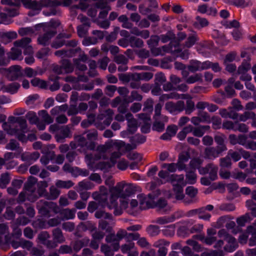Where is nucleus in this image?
I'll use <instances>...</instances> for the list:
<instances>
[{
    "instance_id": "56",
    "label": "nucleus",
    "mask_w": 256,
    "mask_h": 256,
    "mask_svg": "<svg viewBox=\"0 0 256 256\" xmlns=\"http://www.w3.org/2000/svg\"><path fill=\"white\" fill-rule=\"evenodd\" d=\"M54 156L55 154L54 152H50L46 155H44L42 156L40 160L41 163L44 166L48 164L50 160L54 158Z\"/></svg>"
},
{
    "instance_id": "18",
    "label": "nucleus",
    "mask_w": 256,
    "mask_h": 256,
    "mask_svg": "<svg viewBox=\"0 0 256 256\" xmlns=\"http://www.w3.org/2000/svg\"><path fill=\"white\" fill-rule=\"evenodd\" d=\"M114 60L116 64H120L118 68L119 71L124 72L128 70L126 64L128 62V60L124 55L118 54L115 56Z\"/></svg>"
},
{
    "instance_id": "52",
    "label": "nucleus",
    "mask_w": 256,
    "mask_h": 256,
    "mask_svg": "<svg viewBox=\"0 0 256 256\" xmlns=\"http://www.w3.org/2000/svg\"><path fill=\"white\" fill-rule=\"evenodd\" d=\"M31 42V39L29 38H24L20 40H18L14 42V44L16 47L25 48L29 46Z\"/></svg>"
},
{
    "instance_id": "31",
    "label": "nucleus",
    "mask_w": 256,
    "mask_h": 256,
    "mask_svg": "<svg viewBox=\"0 0 256 256\" xmlns=\"http://www.w3.org/2000/svg\"><path fill=\"white\" fill-rule=\"evenodd\" d=\"M94 186V184L90 181L84 180L78 182L76 186L77 190L86 191L91 190Z\"/></svg>"
},
{
    "instance_id": "51",
    "label": "nucleus",
    "mask_w": 256,
    "mask_h": 256,
    "mask_svg": "<svg viewBox=\"0 0 256 256\" xmlns=\"http://www.w3.org/2000/svg\"><path fill=\"white\" fill-rule=\"evenodd\" d=\"M10 180L8 173L5 172L2 174L0 177V188H5L10 182Z\"/></svg>"
},
{
    "instance_id": "9",
    "label": "nucleus",
    "mask_w": 256,
    "mask_h": 256,
    "mask_svg": "<svg viewBox=\"0 0 256 256\" xmlns=\"http://www.w3.org/2000/svg\"><path fill=\"white\" fill-rule=\"evenodd\" d=\"M37 179L36 178L30 176L24 184V189L28 192L30 193L28 194H29L28 200L32 202H34L38 198L36 192L35 185Z\"/></svg>"
},
{
    "instance_id": "55",
    "label": "nucleus",
    "mask_w": 256,
    "mask_h": 256,
    "mask_svg": "<svg viewBox=\"0 0 256 256\" xmlns=\"http://www.w3.org/2000/svg\"><path fill=\"white\" fill-rule=\"evenodd\" d=\"M202 75L201 74H196L187 78L186 82L188 84H192L197 82L202 81Z\"/></svg>"
},
{
    "instance_id": "64",
    "label": "nucleus",
    "mask_w": 256,
    "mask_h": 256,
    "mask_svg": "<svg viewBox=\"0 0 256 256\" xmlns=\"http://www.w3.org/2000/svg\"><path fill=\"white\" fill-rule=\"evenodd\" d=\"M146 231L150 236H154L159 234L160 229L157 226L150 225L147 228Z\"/></svg>"
},
{
    "instance_id": "12",
    "label": "nucleus",
    "mask_w": 256,
    "mask_h": 256,
    "mask_svg": "<svg viewBox=\"0 0 256 256\" xmlns=\"http://www.w3.org/2000/svg\"><path fill=\"white\" fill-rule=\"evenodd\" d=\"M92 196L94 199L98 202L100 204L104 206L106 204V200H108V190L105 186H100L99 192H94L92 194Z\"/></svg>"
},
{
    "instance_id": "44",
    "label": "nucleus",
    "mask_w": 256,
    "mask_h": 256,
    "mask_svg": "<svg viewBox=\"0 0 256 256\" xmlns=\"http://www.w3.org/2000/svg\"><path fill=\"white\" fill-rule=\"evenodd\" d=\"M38 114L42 118V120L47 124H50L54 122L53 118L48 114L45 110H40L38 112Z\"/></svg>"
},
{
    "instance_id": "17",
    "label": "nucleus",
    "mask_w": 256,
    "mask_h": 256,
    "mask_svg": "<svg viewBox=\"0 0 256 256\" xmlns=\"http://www.w3.org/2000/svg\"><path fill=\"white\" fill-rule=\"evenodd\" d=\"M222 152V151H220L216 147H208L204 150V158L209 160H214L219 156Z\"/></svg>"
},
{
    "instance_id": "48",
    "label": "nucleus",
    "mask_w": 256,
    "mask_h": 256,
    "mask_svg": "<svg viewBox=\"0 0 256 256\" xmlns=\"http://www.w3.org/2000/svg\"><path fill=\"white\" fill-rule=\"evenodd\" d=\"M130 46L132 48H141L144 46V42L140 38L134 36L130 37Z\"/></svg>"
},
{
    "instance_id": "7",
    "label": "nucleus",
    "mask_w": 256,
    "mask_h": 256,
    "mask_svg": "<svg viewBox=\"0 0 256 256\" xmlns=\"http://www.w3.org/2000/svg\"><path fill=\"white\" fill-rule=\"evenodd\" d=\"M36 208L38 212L44 216H48L50 210H53L55 213H58V207L56 204L54 202H47L45 200H41L36 203Z\"/></svg>"
},
{
    "instance_id": "21",
    "label": "nucleus",
    "mask_w": 256,
    "mask_h": 256,
    "mask_svg": "<svg viewBox=\"0 0 256 256\" xmlns=\"http://www.w3.org/2000/svg\"><path fill=\"white\" fill-rule=\"evenodd\" d=\"M60 214L62 217V220H68L74 218L76 212L75 208H64L61 210Z\"/></svg>"
},
{
    "instance_id": "61",
    "label": "nucleus",
    "mask_w": 256,
    "mask_h": 256,
    "mask_svg": "<svg viewBox=\"0 0 256 256\" xmlns=\"http://www.w3.org/2000/svg\"><path fill=\"white\" fill-rule=\"evenodd\" d=\"M175 38L174 34L172 32H168L165 34H162L160 38L162 42L166 43Z\"/></svg>"
},
{
    "instance_id": "20",
    "label": "nucleus",
    "mask_w": 256,
    "mask_h": 256,
    "mask_svg": "<svg viewBox=\"0 0 256 256\" xmlns=\"http://www.w3.org/2000/svg\"><path fill=\"white\" fill-rule=\"evenodd\" d=\"M80 50V48H76L75 49H70L68 50H61L56 51L54 52L56 56H58L64 57H72L75 53L78 52Z\"/></svg>"
},
{
    "instance_id": "62",
    "label": "nucleus",
    "mask_w": 256,
    "mask_h": 256,
    "mask_svg": "<svg viewBox=\"0 0 256 256\" xmlns=\"http://www.w3.org/2000/svg\"><path fill=\"white\" fill-rule=\"evenodd\" d=\"M202 160L199 158H194L190 161V166L192 169H193L192 170H195L196 168H198L199 170V168H201L200 166L202 164Z\"/></svg>"
},
{
    "instance_id": "50",
    "label": "nucleus",
    "mask_w": 256,
    "mask_h": 256,
    "mask_svg": "<svg viewBox=\"0 0 256 256\" xmlns=\"http://www.w3.org/2000/svg\"><path fill=\"white\" fill-rule=\"evenodd\" d=\"M198 40V38L196 34H192L187 38L184 46L186 48H190L194 46Z\"/></svg>"
},
{
    "instance_id": "26",
    "label": "nucleus",
    "mask_w": 256,
    "mask_h": 256,
    "mask_svg": "<svg viewBox=\"0 0 256 256\" xmlns=\"http://www.w3.org/2000/svg\"><path fill=\"white\" fill-rule=\"evenodd\" d=\"M52 238L57 244H61L65 242L66 238L64 237L62 230L58 228H54L52 230Z\"/></svg>"
},
{
    "instance_id": "58",
    "label": "nucleus",
    "mask_w": 256,
    "mask_h": 256,
    "mask_svg": "<svg viewBox=\"0 0 256 256\" xmlns=\"http://www.w3.org/2000/svg\"><path fill=\"white\" fill-rule=\"evenodd\" d=\"M31 84L34 86H38L42 88H46L47 86L46 81L36 78L31 80Z\"/></svg>"
},
{
    "instance_id": "15",
    "label": "nucleus",
    "mask_w": 256,
    "mask_h": 256,
    "mask_svg": "<svg viewBox=\"0 0 256 256\" xmlns=\"http://www.w3.org/2000/svg\"><path fill=\"white\" fill-rule=\"evenodd\" d=\"M44 33L38 36V41L39 44L46 46L48 44L50 40L56 34V32L51 29L46 30V28H44Z\"/></svg>"
},
{
    "instance_id": "27",
    "label": "nucleus",
    "mask_w": 256,
    "mask_h": 256,
    "mask_svg": "<svg viewBox=\"0 0 256 256\" xmlns=\"http://www.w3.org/2000/svg\"><path fill=\"white\" fill-rule=\"evenodd\" d=\"M39 156L40 154L38 152H26L22 154V158L24 161L31 163L35 162Z\"/></svg>"
},
{
    "instance_id": "16",
    "label": "nucleus",
    "mask_w": 256,
    "mask_h": 256,
    "mask_svg": "<svg viewBox=\"0 0 256 256\" xmlns=\"http://www.w3.org/2000/svg\"><path fill=\"white\" fill-rule=\"evenodd\" d=\"M8 78L10 80H14L22 76V72L21 70V67L15 65L9 68Z\"/></svg>"
},
{
    "instance_id": "36",
    "label": "nucleus",
    "mask_w": 256,
    "mask_h": 256,
    "mask_svg": "<svg viewBox=\"0 0 256 256\" xmlns=\"http://www.w3.org/2000/svg\"><path fill=\"white\" fill-rule=\"evenodd\" d=\"M153 77V74L150 72H143L141 73H135L134 76V79L140 80L148 81Z\"/></svg>"
},
{
    "instance_id": "59",
    "label": "nucleus",
    "mask_w": 256,
    "mask_h": 256,
    "mask_svg": "<svg viewBox=\"0 0 256 256\" xmlns=\"http://www.w3.org/2000/svg\"><path fill=\"white\" fill-rule=\"evenodd\" d=\"M256 116V114L252 112H245L243 114L239 116L238 120L242 122H246L250 118H254Z\"/></svg>"
},
{
    "instance_id": "4",
    "label": "nucleus",
    "mask_w": 256,
    "mask_h": 256,
    "mask_svg": "<svg viewBox=\"0 0 256 256\" xmlns=\"http://www.w3.org/2000/svg\"><path fill=\"white\" fill-rule=\"evenodd\" d=\"M167 182H170L173 186L176 200H180L184 198L183 188L186 184L183 174H170Z\"/></svg>"
},
{
    "instance_id": "42",
    "label": "nucleus",
    "mask_w": 256,
    "mask_h": 256,
    "mask_svg": "<svg viewBox=\"0 0 256 256\" xmlns=\"http://www.w3.org/2000/svg\"><path fill=\"white\" fill-rule=\"evenodd\" d=\"M86 158H89L90 159V162H88V166L89 167V168L92 170L95 171L96 170L98 169L102 170L106 167L104 163L101 162H98V164L94 166V164L92 162V156H86Z\"/></svg>"
},
{
    "instance_id": "34",
    "label": "nucleus",
    "mask_w": 256,
    "mask_h": 256,
    "mask_svg": "<svg viewBox=\"0 0 256 256\" xmlns=\"http://www.w3.org/2000/svg\"><path fill=\"white\" fill-rule=\"evenodd\" d=\"M210 128L209 126H200L194 128L193 135L197 137H202L206 131L208 130Z\"/></svg>"
},
{
    "instance_id": "41",
    "label": "nucleus",
    "mask_w": 256,
    "mask_h": 256,
    "mask_svg": "<svg viewBox=\"0 0 256 256\" xmlns=\"http://www.w3.org/2000/svg\"><path fill=\"white\" fill-rule=\"evenodd\" d=\"M14 6H18L20 5V2L26 8H32L33 9L38 8L37 6L35 4V2H32L31 0H14Z\"/></svg>"
},
{
    "instance_id": "49",
    "label": "nucleus",
    "mask_w": 256,
    "mask_h": 256,
    "mask_svg": "<svg viewBox=\"0 0 256 256\" xmlns=\"http://www.w3.org/2000/svg\"><path fill=\"white\" fill-rule=\"evenodd\" d=\"M251 67L250 64L246 60L244 61L242 64L238 66V74H242L247 72L250 70Z\"/></svg>"
},
{
    "instance_id": "39",
    "label": "nucleus",
    "mask_w": 256,
    "mask_h": 256,
    "mask_svg": "<svg viewBox=\"0 0 256 256\" xmlns=\"http://www.w3.org/2000/svg\"><path fill=\"white\" fill-rule=\"evenodd\" d=\"M0 38L6 42H10L12 40L15 39L17 37V34L14 32H1Z\"/></svg>"
},
{
    "instance_id": "1",
    "label": "nucleus",
    "mask_w": 256,
    "mask_h": 256,
    "mask_svg": "<svg viewBox=\"0 0 256 256\" xmlns=\"http://www.w3.org/2000/svg\"><path fill=\"white\" fill-rule=\"evenodd\" d=\"M131 143V144H126L122 140H108L104 144H100L97 146V154H96V158H106V152L114 149L121 150L122 148H124V150L126 152L135 149L136 144L134 142Z\"/></svg>"
},
{
    "instance_id": "29",
    "label": "nucleus",
    "mask_w": 256,
    "mask_h": 256,
    "mask_svg": "<svg viewBox=\"0 0 256 256\" xmlns=\"http://www.w3.org/2000/svg\"><path fill=\"white\" fill-rule=\"evenodd\" d=\"M89 240L88 238H84L80 240L75 241L72 245V250L78 252L84 246L88 244Z\"/></svg>"
},
{
    "instance_id": "46",
    "label": "nucleus",
    "mask_w": 256,
    "mask_h": 256,
    "mask_svg": "<svg viewBox=\"0 0 256 256\" xmlns=\"http://www.w3.org/2000/svg\"><path fill=\"white\" fill-rule=\"evenodd\" d=\"M6 148L11 150H18V152L22 150L19 143L14 139L10 140V142L6 144Z\"/></svg>"
},
{
    "instance_id": "30",
    "label": "nucleus",
    "mask_w": 256,
    "mask_h": 256,
    "mask_svg": "<svg viewBox=\"0 0 256 256\" xmlns=\"http://www.w3.org/2000/svg\"><path fill=\"white\" fill-rule=\"evenodd\" d=\"M88 4L87 0H80L78 5H74L70 8V12L72 14L76 15V10L80 8L82 10H85L88 8Z\"/></svg>"
},
{
    "instance_id": "53",
    "label": "nucleus",
    "mask_w": 256,
    "mask_h": 256,
    "mask_svg": "<svg viewBox=\"0 0 256 256\" xmlns=\"http://www.w3.org/2000/svg\"><path fill=\"white\" fill-rule=\"evenodd\" d=\"M110 192L111 196L110 198V202L108 203L106 201V204L104 206H107L110 209H113L114 208H116V207H117L118 205L117 199L120 197L113 196L112 190H110Z\"/></svg>"
},
{
    "instance_id": "38",
    "label": "nucleus",
    "mask_w": 256,
    "mask_h": 256,
    "mask_svg": "<svg viewBox=\"0 0 256 256\" xmlns=\"http://www.w3.org/2000/svg\"><path fill=\"white\" fill-rule=\"evenodd\" d=\"M20 88V84L18 82H12L4 86V90L11 94L16 93Z\"/></svg>"
},
{
    "instance_id": "28",
    "label": "nucleus",
    "mask_w": 256,
    "mask_h": 256,
    "mask_svg": "<svg viewBox=\"0 0 256 256\" xmlns=\"http://www.w3.org/2000/svg\"><path fill=\"white\" fill-rule=\"evenodd\" d=\"M186 180L185 182H186V184H194L196 182V174L195 172V170H186Z\"/></svg>"
},
{
    "instance_id": "57",
    "label": "nucleus",
    "mask_w": 256,
    "mask_h": 256,
    "mask_svg": "<svg viewBox=\"0 0 256 256\" xmlns=\"http://www.w3.org/2000/svg\"><path fill=\"white\" fill-rule=\"evenodd\" d=\"M218 206L220 210L228 212L234 211L236 209L234 205L230 203L222 204Z\"/></svg>"
},
{
    "instance_id": "25",
    "label": "nucleus",
    "mask_w": 256,
    "mask_h": 256,
    "mask_svg": "<svg viewBox=\"0 0 256 256\" xmlns=\"http://www.w3.org/2000/svg\"><path fill=\"white\" fill-rule=\"evenodd\" d=\"M106 241L108 243H112V248L114 250L116 251L120 247L119 240L116 236V234H111L108 235L106 238Z\"/></svg>"
},
{
    "instance_id": "33",
    "label": "nucleus",
    "mask_w": 256,
    "mask_h": 256,
    "mask_svg": "<svg viewBox=\"0 0 256 256\" xmlns=\"http://www.w3.org/2000/svg\"><path fill=\"white\" fill-rule=\"evenodd\" d=\"M230 4L238 7L244 8L252 6V0H232L230 2Z\"/></svg>"
},
{
    "instance_id": "24",
    "label": "nucleus",
    "mask_w": 256,
    "mask_h": 256,
    "mask_svg": "<svg viewBox=\"0 0 256 256\" xmlns=\"http://www.w3.org/2000/svg\"><path fill=\"white\" fill-rule=\"evenodd\" d=\"M56 71L58 74L62 73L64 70L66 73H70L74 70V66L72 64L67 60H62V66L59 71L55 69Z\"/></svg>"
},
{
    "instance_id": "6",
    "label": "nucleus",
    "mask_w": 256,
    "mask_h": 256,
    "mask_svg": "<svg viewBox=\"0 0 256 256\" xmlns=\"http://www.w3.org/2000/svg\"><path fill=\"white\" fill-rule=\"evenodd\" d=\"M113 196L126 198L130 196L134 191V187L130 184H127L124 181L118 182L112 189Z\"/></svg>"
},
{
    "instance_id": "19",
    "label": "nucleus",
    "mask_w": 256,
    "mask_h": 256,
    "mask_svg": "<svg viewBox=\"0 0 256 256\" xmlns=\"http://www.w3.org/2000/svg\"><path fill=\"white\" fill-rule=\"evenodd\" d=\"M126 118L128 120V130L131 133H134L138 128V122L136 119L133 118L130 113H128L126 115Z\"/></svg>"
},
{
    "instance_id": "45",
    "label": "nucleus",
    "mask_w": 256,
    "mask_h": 256,
    "mask_svg": "<svg viewBox=\"0 0 256 256\" xmlns=\"http://www.w3.org/2000/svg\"><path fill=\"white\" fill-rule=\"evenodd\" d=\"M138 198L140 203V208H145L148 207L150 202L149 201L148 198L144 195L140 194L138 196Z\"/></svg>"
},
{
    "instance_id": "14",
    "label": "nucleus",
    "mask_w": 256,
    "mask_h": 256,
    "mask_svg": "<svg viewBox=\"0 0 256 256\" xmlns=\"http://www.w3.org/2000/svg\"><path fill=\"white\" fill-rule=\"evenodd\" d=\"M71 136V132L68 125L60 128L55 134L56 140L58 142H64L66 138Z\"/></svg>"
},
{
    "instance_id": "40",
    "label": "nucleus",
    "mask_w": 256,
    "mask_h": 256,
    "mask_svg": "<svg viewBox=\"0 0 256 256\" xmlns=\"http://www.w3.org/2000/svg\"><path fill=\"white\" fill-rule=\"evenodd\" d=\"M90 26V22H86L83 24L78 26L77 31L78 36L81 38L84 37L86 35Z\"/></svg>"
},
{
    "instance_id": "54",
    "label": "nucleus",
    "mask_w": 256,
    "mask_h": 256,
    "mask_svg": "<svg viewBox=\"0 0 256 256\" xmlns=\"http://www.w3.org/2000/svg\"><path fill=\"white\" fill-rule=\"evenodd\" d=\"M10 58L13 60H21L22 58V50L18 48H12Z\"/></svg>"
},
{
    "instance_id": "3",
    "label": "nucleus",
    "mask_w": 256,
    "mask_h": 256,
    "mask_svg": "<svg viewBox=\"0 0 256 256\" xmlns=\"http://www.w3.org/2000/svg\"><path fill=\"white\" fill-rule=\"evenodd\" d=\"M113 114V110L108 108L106 110L104 113L99 114L96 119H95V115L94 114H88V120L92 124L94 123V126L98 129L103 130L111 123L112 120Z\"/></svg>"
},
{
    "instance_id": "22",
    "label": "nucleus",
    "mask_w": 256,
    "mask_h": 256,
    "mask_svg": "<svg viewBox=\"0 0 256 256\" xmlns=\"http://www.w3.org/2000/svg\"><path fill=\"white\" fill-rule=\"evenodd\" d=\"M35 4L37 6L36 10H40L42 7L48 6H58L60 2L57 0L51 1L50 0H36Z\"/></svg>"
},
{
    "instance_id": "37",
    "label": "nucleus",
    "mask_w": 256,
    "mask_h": 256,
    "mask_svg": "<svg viewBox=\"0 0 256 256\" xmlns=\"http://www.w3.org/2000/svg\"><path fill=\"white\" fill-rule=\"evenodd\" d=\"M215 142L218 146H216L220 151L223 152L227 150V148L224 143V138L222 136L217 135L214 136Z\"/></svg>"
},
{
    "instance_id": "63",
    "label": "nucleus",
    "mask_w": 256,
    "mask_h": 256,
    "mask_svg": "<svg viewBox=\"0 0 256 256\" xmlns=\"http://www.w3.org/2000/svg\"><path fill=\"white\" fill-rule=\"evenodd\" d=\"M208 24V21L206 18L197 16L196 18V21L194 22V25L197 28H200L206 26Z\"/></svg>"
},
{
    "instance_id": "32",
    "label": "nucleus",
    "mask_w": 256,
    "mask_h": 256,
    "mask_svg": "<svg viewBox=\"0 0 256 256\" xmlns=\"http://www.w3.org/2000/svg\"><path fill=\"white\" fill-rule=\"evenodd\" d=\"M179 218L176 214H174L170 216H163L158 218L156 222L160 224H164L174 222L176 218Z\"/></svg>"
},
{
    "instance_id": "8",
    "label": "nucleus",
    "mask_w": 256,
    "mask_h": 256,
    "mask_svg": "<svg viewBox=\"0 0 256 256\" xmlns=\"http://www.w3.org/2000/svg\"><path fill=\"white\" fill-rule=\"evenodd\" d=\"M220 238H223L227 242L224 247V250L228 252H231L234 251L238 248V244L236 240L230 235L225 229H221L218 232Z\"/></svg>"
},
{
    "instance_id": "35",
    "label": "nucleus",
    "mask_w": 256,
    "mask_h": 256,
    "mask_svg": "<svg viewBox=\"0 0 256 256\" xmlns=\"http://www.w3.org/2000/svg\"><path fill=\"white\" fill-rule=\"evenodd\" d=\"M60 194V190L54 186L50 188V193L46 194V198L50 200H54L58 198Z\"/></svg>"
},
{
    "instance_id": "43",
    "label": "nucleus",
    "mask_w": 256,
    "mask_h": 256,
    "mask_svg": "<svg viewBox=\"0 0 256 256\" xmlns=\"http://www.w3.org/2000/svg\"><path fill=\"white\" fill-rule=\"evenodd\" d=\"M74 184L70 180H57L56 182V187L61 188H69L74 186Z\"/></svg>"
},
{
    "instance_id": "5",
    "label": "nucleus",
    "mask_w": 256,
    "mask_h": 256,
    "mask_svg": "<svg viewBox=\"0 0 256 256\" xmlns=\"http://www.w3.org/2000/svg\"><path fill=\"white\" fill-rule=\"evenodd\" d=\"M70 146L73 150L77 149L82 152L86 148L88 150H94L96 143L94 142H88L82 135H78L74 136V140L70 142Z\"/></svg>"
},
{
    "instance_id": "60",
    "label": "nucleus",
    "mask_w": 256,
    "mask_h": 256,
    "mask_svg": "<svg viewBox=\"0 0 256 256\" xmlns=\"http://www.w3.org/2000/svg\"><path fill=\"white\" fill-rule=\"evenodd\" d=\"M26 116L32 124H36L38 120V118L36 116V113L32 111L28 112L26 114Z\"/></svg>"
},
{
    "instance_id": "13",
    "label": "nucleus",
    "mask_w": 256,
    "mask_h": 256,
    "mask_svg": "<svg viewBox=\"0 0 256 256\" xmlns=\"http://www.w3.org/2000/svg\"><path fill=\"white\" fill-rule=\"evenodd\" d=\"M209 62H202L197 60H190L187 68L189 71L194 72L197 71H202L208 68Z\"/></svg>"
},
{
    "instance_id": "2",
    "label": "nucleus",
    "mask_w": 256,
    "mask_h": 256,
    "mask_svg": "<svg viewBox=\"0 0 256 256\" xmlns=\"http://www.w3.org/2000/svg\"><path fill=\"white\" fill-rule=\"evenodd\" d=\"M18 126L4 122L2 124V128L8 134L15 136L18 139L22 142H26L27 138L25 135L28 131L26 121L25 119L18 118L16 120Z\"/></svg>"
},
{
    "instance_id": "10",
    "label": "nucleus",
    "mask_w": 256,
    "mask_h": 256,
    "mask_svg": "<svg viewBox=\"0 0 256 256\" xmlns=\"http://www.w3.org/2000/svg\"><path fill=\"white\" fill-rule=\"evenodd\" d=\"M218 167L213 164H209L205 167H202L199 168V172L200 174H209L210 179L214 180L218 178Z\"/></svg>"
},
{
    "instance_id": "23",
    "label": "nucleus",
    "mask_w": 256,
    "mask_h": 256,
    "mask_svg": "<svg viewBox=\"0 0 256 256\" xmlns=\"http://www.w3.org/2000/svg\"><path fill=\"white\" fill-rule=\"evenodd\" d=\"M11 244L14 248H17L19 246H22V248L28 250L32 246V243L31 242L23 239L20 241L12 240L11 242Z\"/></svg>"
},
{
    "instance_id": "47",
    "label": "nucleus",
    "mask_w": 256,
    "mask_h": 256,
    "mask_svg": "<svg viewBox=\"0 0 256 256\" xmlns=\"http://www.w3.org/2000/svg\"><path fill=\"white\" fill-rule=\"evenodd\" d=\"M252 218L249 213H246L244 215L236 219V222L240 226H244L246 222H250Z\"/></svg>"
},
{
    "instance_id": "11",
    "label": "nucleus",
    "mask_w": 256,
    "mask_h": 256,
    "mask_svg": "<svg viewBox=\"0 0 256 256\" xmlns=\"http://www.w3.org/2000/svg\"><path fill=\"white\" fill-rule=\"evenodd\" d=\"M185 104L183 101L179 100L174 103L168 102L165 104V109L170 114H176L184 110Z\"/></svg>"
}]
</instances>
